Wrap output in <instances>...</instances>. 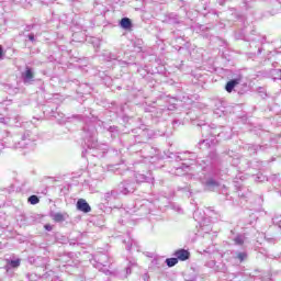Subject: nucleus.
<instances>
[{"label":"nucleus","instance_id":"24","mask_svg":"<svg viewBox=\"0 0 281 281\" xmlns=\"http://www.w3.org/2000/svg\"><path fill=\"white\" fill-rule=\"evenodd\" d=\"M40 199L36 195H31L29 196V203H31V205H36L40 203Z\"/></svg>","mask_w":281,"mask_h":281},{"label":"nucleus","instance_id":"17","mask_svg":"<svg viewBox=\"0 0 281 281\" xmlns=\"http://www.w3.org/2000/svg\"><path fill=\"white\" fill-rule=\"evenodd\" d=\"M273 9L271 11V15L276 16V14L280 13L281 11V2L278 0L272 1Z\"/></svg>","mask_w":281,"mask_h":281},{"label":"nucleus","instance_id":"15","mask_svg":"<svg viewBox=\"0 0 281 281\" xmlns=\"http://www.w3.org/2000/svg\"><path fill=\"white\" fill-rule=\"evenodd\" d=\"M120 26H121L123 30H131V27H133V22H131V19H128V18H123V19L120 21Z\"/></svg>","mask_w":281,"mask_h":281},{"label":"nucleus","instance_id":"34","mask_svg":"<svg viewBox=\"0 0 281 281\" xmlns=\"http://www.w3.org/2000/svg\"><path fill=\"white\" fill-rule=\"evenodd\" d=\"M120 65H126V61L119 60Z\"/></svg>","mask_w":281,"mask_h":281},{"label":"nucleus","instance_id":"35","mask_svg":"<svg viewBox=\"0 0 281 281\" xmlns=\"http://www.w3.org/2000/svg\"><path fill=\"white\" fill-rule=\"evenodd\" d=\"M159 113H160V115H161V114L164 113V110H162V109H160V110H159Z\"/></svg>","mask_w":281,"mask_h":281},{"label":"nucleus","instance_id":"6","mask_svg":"<svg viewBox=\"0 0 281 281\" xmlns=\"http://www.w3.org/2000/svg\"><path fill=\"white\" fill-rule=\"evenodd\" d=\"M177 159H180V161H189L183 164V166H186V168H190V166L194 165V162L196 161V154L183 151L177 156Z\"/></svg>","mask_w":281,"mask_h":281},{"label":"nucleus","instance_id":"16","mask_svg":"<svg viewBox=\"0 0 281 281\" xmlns=\"http://www.w3.org/2000/svg\"><path fill=\"white\" fill-rule=\"evenodd\" d=\"M103 58L108 60V63H111L112 60H117L120 57L115 53L104 50Z\"/></svg>","mask_w":281,"mask_h":281},{"label":"nucleus","instance_id":"9","mask_svg":"<svg viewBox=\"0 0 281 281\" xmlns=\"http://www.w3.org/2000/svg\"><path fill=\"white\" fill-rule=\"evenodd\" d=\"M77 210H79V212H83V214H89V212H91V205L87 203V200L79 199L77 201Z\"/></svg>","mask_w":281,"mask_h":281},{"label":"nucleus","instance_id":"26","mask_svg":"<svg viewBox=\"0 0 281 281\" xmlns=\"http://www.w3.org/2000/svg\"><path fill=\"white\" fill-rule=\"evenodd\" d=\"M109 133H111L112 137H115V135H117V133H120V130H117V126H110L108 128Z\"/></svg>","mask_w":281,"mask_h":281},{"label":"nucleus","instance_id":"1","mask_svg":"<svg viewBox=\"0 0 281 281\" xmlns=\"http://www.w3.org/2000/svg\"><path fill=\"white\" fill-rule=\"evenodd\" d=\"M202 135H205L206 138L200 142V146L202 144H206V146H210L211 144H214V140L216 137H220V139H229V136L223 132V127H210L207 125H204L202 128Z\"/></svg>","mask_w":281,"mask_h":281},{"label":"nucleus","instance_id":"32","mask_svg":"<svg viewBox=\"0 0 281 281\" xmlns=\"http://www.w3.org/2000/svg\"><path fill=\"white\" fill-rule=\"evenodd\" d=\"M3 56V47L0 46V60H1V57Z\"/></svg>","mask_w":281,"mask_h":281},{"label":"nucleus","instance_id":"25","mask_svg":"<svg viewBox=\"0 0 281 281\" xmlns=\"http://www.w3.org/2000/svg\"><path fill=\"white\" fill-rule=\"evenodd\" d=\"M161 259H153L151 260V263H150V267H154L156 269H159V267H161Z\"/></svg>","mask_w":281,"mask_h":281},{"label":"nucleus","instance_id":"18","mask_svg":"<svg viewBox=\"0 0 281 281\" xmlns=\"http://www.w3.org/2000/svg\"><path fill=\"white\" fill-rule=\"evenodd\" d=\"M126 245V249L127 251H131V249H133V247H137V241H135L133 238L128 237V240H124L123 241Z\"/></svg>","mask_w":281,"mask_h":281},{"label":"nucleus","instance_id":"33","mask_svg":"<svg viewBox=\"0 0 281 281\" xmlns=\"http://www.w3.org/2000/svg\"><path fill=\"white\" fill-rule=\"evenodd\" d=\"M198 215H199V211H195V212L193 213V218H196Z\"/></svg>","mask_w":281,"mask_h":281},{"label":"nucleus","instance_id":"23","mask_svg":"<svg viewBox=\"0 0 281 281\" xmlns=\"http://www.w3.org/2000/svg\"><path fill=\"white\" fill-rule=\"evenodd\" d=\"M178 262H179V259H177V257L166 259L167 267H175Z\"/></svg>","mask_w":281,"mask_h":281},{"label":"nucleus","instance_id":"20","mask_svg":"<svg viewBox=\"0 0 281 281\" xmlns=\"http://www.w3.org/2000/svg\"><path fill=\"white\" fill-rule=\"evenodd\" d=\"M109 257L106 255H101L99 257V263L101 267H109Z\"/></svg>","mask_w":281,"mask_h":281},{"label":"nucleus","instance_id":"11","mask_svg":"<svg viewBox=\"0 0 281 281\" xmlns=\"http://www.w3.org/2000/svg\"><path fill=\"white\" fill-rule=\"evenodd\" d=\"M237 85H240V78L229 80L225 86V90L227 93H232Z\"/></svg>","mask_w":281,"mask_h":281},{"label":"nucleus","instance_id":"31","mask_svg":"<svg viewBox=\"0 0 281 281\" xmlns=\"http://www.w3.org/2000/svg\"><path fill=\"white\" fill-rule=\"evenodd\" d=\"M125 271H126V276H131V266H127Z\"/></svg>","mask_w":281,"mask_h":281},{"label":"nucleus","instance_id":"19","mask_svg":"<svg viewBox=\"0 0 281 281\" xmlns=\"http://www.w3.org/2000/svg\"><path fill=\"white\" fill-rule=\"evenodd\" d=\"M270 76L272 80H281V69H272Z\"/></svg>","mask_w":281,"mask_h":281},{"label":"nucleus","instance_id":"37","mask_svg":"<svg viewBox=\"0 0 281 281\" xmlns=\"http://www.w3.org/2000/svg\"><path fill=\"white\" fill-rule=\"evenodd\" d=\"M0 122H5V119H0Z\"/></svg>","mask_w":281,"mask_h":281},{"label":"nucleus","instance_id":"4","mask_svg":"<svg viewBox=\"0 0 281 281\" xmlns=\"http://www.w3.org/2000/svg\"><path fill=\"white\" fill-rule=\"evenodd\" d=\"M34 142H36V138L32 135V132L26 131L21 140L15 143L14 148H34Z\"/></svg>","mask_w":281,"mask_h":281},{"label":"nucleus","instance_id":"39","mask_svg":"<svg viewBox=\"0 0 281 281\" xmlns=\"http://www.w3.org/2000/svg\"><path fill=\"white\" fill-rule=\"evenodd\" d=\"M177 170H181V168H178Z\"/></svg>","mask_w":281,"mask_h":281},{"label":"nucleus","instance_id":"28","mask_svg":"<svg viewBox=\"0 0 281 281\" xmlns=\"http://www.w3.org/2000/svg\"><path fill=\"white\" fill-rule=\"evenodd\" d=\"M27 38L31 43H36V36L34 35V33H30L27 35Z\"/></svg>","mask_w":281,"mask_h":281},{"label":"nucleus","instance_id":"36","mask_svg":"<svg viewBox=\"0 0 281 281\" xmlns=\"http://www.w3.org/2000/svg\"><path fill=\"white\" fill-rule=\"evenodd\" d=\"M146 278H148V274H144V280H146Z\"/></svg>","mask_w":281,"mask_h":281},{"label":"nucleus","instance_id":"3","mask_svg":"<svg viewBox=\"0 0 281 281\" xmlns=\"http://www.w3.org/2000/svg\"><path fill=\"white\" fill-rule=\"evenodd\" d=\"M200 181L205 190V192H214L217 188L221 187V182H218L212 173H206L200 178Z\"/></svg>","mask_w":281,"mask_h":281},{"label":"nucleus","instance_id":"27","mask_svg":"<svg viewBox=\"0 0 281 281\" xmlns=\"http://www.w3.org/2000/svg\"><path fill=\"white\" fill-rule=\"evenodd\" d=\"M20 266H21V260H19V259L11 260L9 262V267H12V269H16V267H20Z\"/></svg>","mask_w":281,"mask_h":281},{"label":"nucleus","instance_id":"7","mask_svg":"<svg viewBox=\"0 0 281 281\" xmlns=\"http://www.w3.org/2000/svg\"><path fill=\"white\" fill-rule=\"evenodd\" d=\"M22 80L24 85H32L34 82V71H32V68L26 67L25 71L22 72Z\"/></svg>","mask_w":281,"mask_h":281},{"label":"nucleus","instance_id":"5","mask_svg":"<svg viewBox=\"0 0 281 281\" xmlns=\"http://www.w3.org/2000/svg\"><path fill=\"white\" fill-rule=\"evenodd\" d=\"M136 189L137 187L133 180H125L119 184V192L121 194H133Z\"/></svg>","mask_w":281,"mask_h":281},{"label":"nucleus","instance_id":"14","mask_svg":"<svg viewBox=\"0 0 281 281\" xmlns=\"http://www.w3.org/2000/svg\"><path fill=\"white\" fill-rule=\"evenodd\" d=\"M119 196H120V191H117V190H112V191L106 192V193L104 194L105 201H113V199H114V200H115V199H119Z\"/></svg>","mask_w":281,"mask_h":281},{"label":"nucleus","instance_id":"2","mask_svg":"<svg viewBox=\"0 0 281 281\" xmlns=\"http://www.w3.org/2000/svg\"><path fill=\"white\" fill-rule=\"evenodd\" d=\"M83 133L86 138V146L88 147V149L82 151V157H85V155L89 153V150L100 148V145L98 144V139H95V126L86 125L83 127Z\"/></svg>","mask_w":281,"mask_h":281},{"label":"nucleus","instance_id":"30","mask_svg":"<svg viewBox=\"0 0 281 281\" xmlns=\"http://www.w3.org/2000/svg\"><path fill=\"white\" fill-rule=\"evenodd\" d=\"M44 227L46 232H52V225L46 224Z\"/></svg>","mask_w":281,"mask_h":281},{"label":"nucleus","instance_id":"12","mask_svg":"<svg viewBox=\"0 0 281 281\" xmlns=\"http://www.w3.org/2000/svg\"><path fill=\"white\" fill-rule=\"evenodd\" d=\"M166 23H168L169 25H179V23H181V20H179V15L171 13L166 19Z\"/></svg>","mask_w":281,"mask_h":281},{"label":"nucleus","instance_id":"29","mask_svg":"<svg viewBox=\"0 0 281 281\" xmlns=\"http://www.w3.org/2000/svg\"><path fill=\"white\" fill-rule=\"evenodd\" d=\"M91 43L94 45V47H100V40L92 37Z\"/></svg>","mask_w":281,"mask_h":281},{"label":"nucleus","instance_id":"22","mask_svg":"<svg viewBox=\"0 0 281 281\" xmlns=\"http://www.w3.org/2000/svg\"><path fill=\"white\" fill-rule=\"evenodd\" d=\"M235 258L239 260V262H245V259L247 258V254L245 251L236 252Z\"/></svg>","mask_w":281,"mask_h":281},{"label":"nucleus","instance_id":"10","mask_svg":"<svg viewBox=\"0 0 281 281\" xmlns=\"http://www.w3.org/2000/svg\"><path fill=\"white\" fill-rule=\"evenodd\" d=\"M175 256L178 260H190V251L186 250V249H179L175 252Z\"/></svg>","mask_w":281,"mask_h":281},{"label":"nucleus","instance_id":"21","mask_svg":"<svg viewBox=\"0 0 281 281\" xmlns=\"http://www.w3.org/2000/svg\"><path fill=\"white\" fill-rule=\"evenodd\" d=\"M235 245H244L245 244V235H237L234 238Z\"/></svg>","mask_w":281,"mask_h":281},{"label":"nucleus","instance_id":"13","mask_svg":"<svg viewBox=\"0 0 281 281\" xmlns=\"http://www.w3.org/2000/svg\"><path fill=\"white\" fill-rule=\"evenodd\" d=\"M52 218L55 221V223H65V221H67V214L53 213Z\"/></svg>","mask_w":281,"mask_h":281},{"label":"nucleus","instance_id":"8","mask_svg":"<svg viewBox=\"0 0 281 281\" xmlns=\"http://www.w3.org/2000/svg\"><path fill=\"white\" fill-rule=\"evenodd\" d=\"M135 179L136 183H153V181H155V178H153L150 172L149 176H146L144 173H136Z\"/></svg>","mask_w":281,"mask_h":281},{"label":"nucleus","instance_id":"38","mask_svg":"<svg viewBox=\"0 0 281 281\" xmlns=\"http://www.w3.org/2000/svg\"><path fill=\"white\" fill-rule=\"evenodd\" d=\"M260 180V177H257V181H259Z\"/></svg>","mask_w":281,"mask_h":281}]
</instances>
